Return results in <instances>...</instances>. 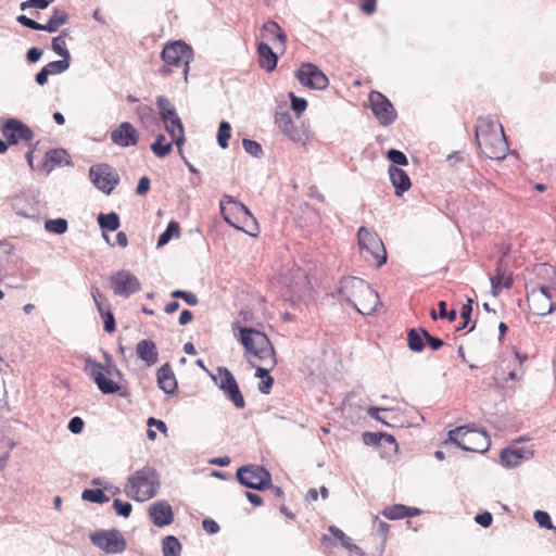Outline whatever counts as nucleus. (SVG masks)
Instances as JSON below:
<instances>
[{
	"instance_id": "4",
	"label": "nucleus",
	"mask_w": 556,
	"mask_h": 556,
	"mask_svg": "<svg viewBox=\"0 0 556 556\" xmlns=\"http://www.w3.org/2000/svg\"><path fill=\"white\" fill-rule=\"evenodd\" d=\"M240 343L244 346V356L249 364H257L261 361L271 364L276 356L275 349L268 337L256 329L242 327L239 329Z\"/></svg>"
},
{
	"instance_id": "42",
	"label": "nucleus",
	"mask_w": 556,
	"mask_h": 556,
	"mask_svg": "<svg viewBox=\"0 0 556 556\" xmlns=\"http://www.w3.org/2000/svg\"><path fill=\"white\" fill-rule=\"evenodd\" d=\"M231 137V126L227 122H222L217 131V141L222 149H226L228 147V141Z\"/></svg>"
},
{
	"instance_id": "56",
	"label": "nucleus",
	"mask_w": 556,
	"mask_h": 556,
	"mask_svg": "<svg viewBox=\"0 0 556 556\" xmlns=\"http://www.w3.org/2000/svg\"><path fill=\"white\" fill-rule=\"evenodd\" d=\"M17 22L20 24H22L23 26L25 27H28L30 29H34V30H42V24L25 16V15H20L17 16Z\"/></svg>"
},
{
	"instance_id": "43",
	"label": "nucleus",
	"mask_w": 556,
	"mask_h": 556,
	"mask_svg": "<svg viewBox=\"0 0 556 556\" xmlns=\"http://www.w3.org/2000/svg\"><path fill=\"white\" fill-rule=\"evenodd\" d=\"M252 367L256 369L255 376L261 379L267 378L270 372V370L274 369V367L277 365V358L276 356L273 357V363H266L265 361H261L257 364H250Z\"/></svg>"
},
{
	"instance_id": "24",
	"label": "nucleus",
	"mask_w": 556,
	"mask_h": 556,
	"mask_svg": "<svg viewBox=\"0 0 556 556\" xmlns=\"http://www.w3.org/2000/svg\"><path fill=\"white\" fill-rule=\"evenodd\" d=\"M490 280L491 292L494 296H497L504 289H510L514 283L513 276L503 267L502 260L497 263L496 274Z\"/></svg>"
},
{
	"instance_id": "50",
	"label": "nucleus",
	"mask_w": 556,
	"mask_h": 556,
	"mask_svg": "<svg viewBox=\"0 0 556 556\" xmlns=\"http://www.w3.org/2000/svg\"><path fill=\"white\" fill-rule=\"evenodd\" d=\"M534 519L539 523V526L542 528L555 529V527L552 523L551 517L546 511L536 510L534 513Z\"/></svg>"
},
{
	"instance_id": "13",
	"label": "nucleus",
	"mask_w": 556,
	"mask_h": 556,
	"mask_svg": "<svg viewBox=\"0 0 556 556\" xmlns=\"http://www.w3.org/2000/svg\"><path fill=\"white\" fill-rule=\"evenodd\" d=\"M237 478L247 488L263 491L271 485L270 473L262 466L249 465L237 470Z\"/></svg>"
},
{
	"instance_id": "41",
	"label": "nucleus",
	"mask_w": 556,
	"mask_h": 556,
	"mask_svg": "<svg viewBox=\"0 0 556 556\" xmlns=\"http://www.w3.org/2000/svg\"><path fill=\"white\" fill-rule=\"evenodd\" d=\"M83 500L89 501L92 503H106L109 502V496L100 489H87L81 494Z\"/></svg>"
},
{
	"instance_id": "49",
	"label": "nucleus",
	"mask_w": 556,
	"mask_h": 556,
	"mask_svg": "<svg viewBox=\"0 0 556 556\" xmlns=\"http://www.w3.org/2000/svg\"><path fill=\"white\" fill-rule=\"evenodd\" d=\"M242 146L245 152L253 156H258L262 154V146L257 141L243 139Z\"/></svg>"
},
{
	"instance_id": "52",
	"label": "nucleus",
	"mask_w": 556,
	"mask_h": 556,
	"mask_svg": "<svg viewBox=\"0 0 556 556\" xmlns=\"http://www.w3.org/2000/svg\"><path fill=\"white\" fill-rule=\"evenodd\" d=\"M471 312H472V300L468 299L467 303L463 305L462 311H460V317L464 319V323L460 327L457 328V330L464 329L468 325V323L470 320Z\"/></svg>"
},
{
	"instance_id": "37",
	"label": "nucleus",
	"mask_w": 556,
	"mask_h": 556,
	"mask_svg": "<svg viewBox=\"0 0 556 556\" xmlns=\"http://www.w3.org/2000/svg\"><path fill=\"white\" fill-rule=\"evenodd\" d=\"M98 223L101 228L114 231L119 227V217L116 213L100 214Z\"/></svg>"
},
{
	"instance_id": "22",
	"label": "nucleus",
	"mask_w": 556,
	"mask_h": 556,
	"mask_svg": "<svg viewBox=\"0 0 556 556\" xmlns=\"http://www.w3.org/2000/svg\"><path fill=\"white\" fill-rule=\"evenodd\" d=\"M2 135L11 144H16L20 141H30L34 137L31 129L27 125L14 118L9 119L2 126Z\"/></svg>"
},
{
	"instance_id": "35",
	"label": "nucleus",
	"mask_w": 556,
	"mask_h": 556,
	"mask_svg": "<svg viewBox=\"0 0 556 556\" xmlns=\"http://www.w3.org/2000/svg\"><path fill=\"white\" fill-rule=\"evenodd\" d=\"M172 142H167L164 135H159L151 146L152 152L157 157H165L172 152Z\"/></svg>"
},
{
	"instance_id": "1",
	"label": "nucleus",
	"mask_w": 556,
	"mask_h": 556,
	"mask_svg": "<svg viewBox=\"0 0 556 556\" xmlns=\"http://www.w3.org/2000/svg\"><path fill=\"white\" fill-rule=\"evenodd\" d=\"M535 271L538 281L527 283V302L533 315L546 316L556 311V269L541 264Z\"/></svg>"
},
{
	"instance_id": "51",
	"label": "nucleus",
	"mask_w": 556,
	"mask_h": 556,
	"mask_svg": "<svg viewBox=\"0 0 556 556\" xmlns=\"http://www.w3.org/2000/svg\"><path fill=\"white\" fill-rule=\"evenodd\" d=\"M329 531L330 533L337 539L340 541L341 545L346 547V548H351L352 547V544H351V539L339 528L334 527V526H331L329 528Z\"/></svg>"
},
{
	"instance_id": "46",
	"label": "nucleus",
	"mask_w": 556,
	"mask_h": 556,
	"mask_svg": "<svg viewBox=\"0 0 556 556\" xmlns=\"http://www.w3.org/2000/svg\"><path fill=\"white\" fill-rule=\"evenodd\" d=\"M387 157L395 165L406 166L408 164V160L406 155L395 149H391L387 152Z\"/></svg>"
},
{
	"instance_id": "32",
	"label": "nucleus",
	"mask_w": 556,
	"mask_h": 556,
	"mask_svg": "<svg viewBox=\"0 0 556 556\" xmlns=\"http://www.w3.org/2000/svg\"><path fill=\"white\" fill-rule=\"evenodd\" d=\"M181 544L176 536L168 535L162 542L163 556H180Z\"/></svg>"
},
{
	"instance_id": "63",
	"label": "nucleus",
	"mask_w": 556,
	"mask_h": 556,
	"mask_svg": "<svg viewBox=\"0 0 556 556\" xmlns=\"http://www.w3.org/2000/svg\"><path fill=\"white\" fill-rule=\"evenodd\" d=\"M42 55V51L38 48H30L28 51H27V60L30 62V63H35L37 62Z\"/></svg>"
},
{
	"instance_id": "47",
	"label": "nucleus",
	"mask_w": 556,
	"mask_h": 556,
	"mask_svg": "<svg viewBox=\"0 0 556 556\" xmlns=\"http://www.w3.org/2000/svg\"><path fill=\"white\" fill-rule=\"evenodd\" d=\"M291 108L298 114V117L306 110L307 101L303 98H298L293 92H290Z\"/></svg>"
},
{
	"instance_id": "44",
	"label": "nucleus",
	"mask_w": 556,
	"mask_h": 556,
	"mask_svg": "<svg viewBox=\"0 0 556 556\" xmlns=\"http://www.w3.org/2000/svg\"><path fill=\"white\" fill-rule=\"evenodd\" d=\"M70 66V61L60 60L48 63L43 68L47 71L49 75L61 74L66 71Z\"/></svg>"
},
{
	"instance_id": "25",
	"label": "nucleus",
	"mask_w": 556,
	"mask_h": 556,
	"mask_svg": "<svg viewBox=\"0 0 556 556\" xmlns=\"http://www.w3.org/2000/svg\"><path fill=\"white\" fill-rule=\"evenodd\" d=\"M261 36L263 39H266L273 45H279L281 48L286 47L287 35L283 29L274 21H268L263 25L261 29Z\"/></svg>"
},
{
	"instance_id": "5",
	"label": "nucleus",
	"mask_w": 556,
	"mask_h": 556,
	"mask_svg": "<svg viewBox=\"0 0 556 556\" xmlns=\"http://www.w3.org/2000/svg\"><path fill=\"white\" fill-rule=\"evenodd\" d=\"M160 488V477L152 467H143L129 476L124 485L125 494L136 501L146 502L157 494Z\"/></svg>"
},
{
	"instance_id": "64",
	"label": "nucleus",
	"mask_w": 556,
	"mask_h": 556,
	"mask_svg": "<svg viewBox=\"0 0 556 556\" xmlns=\"http://www.w3.org/2000/svg\"><path fill=\"white\" fill-rule=\"evenodd\" d=\"M147 424H148L149 427L155 426L157 430H160V431H162L164 433L167 431V427H166L165 422L162 421V420L155 419L153 417H150L148 419Z\"/></svg>"
},
{
	"instance_id": "45",
	"label": "nucleus",
	"mask_w": 556,
	"mask_h": 556,
	"mask_svg": "<svg viewBox=\"0 0 556 556\" xmlns=\"http://www.w3.org/2000/svg\"><path fill=\"white\" fill-rule=\"evenodd\" d=\"M170 296L174 299H182L189 305H197L199 302L198 296L194 293L184 290H174L170 293Z\"/></svg>"
},
{
	"instance_id": "60",
	"label": "nucleus",
	"mask_w": 556,
	"mask_h": 556,
	"mask_svg": "<svg viewBox=\"0 0 556 556\" xmlns=\"http://www.w3.org/2000/svg\"><path fill=\"white\" fill-rule=\"evenodd\" d=\"M150 189V179L148 177H141L138 181L136 193L138 195L146 194Z\"/></svg>"
},
{
	"instance_id": "10",
	"label": "nucleus",
	"mask_w": 556,
	"mask_h": 556,
	"mask_svg": "<svg viewBox=\"0 0 556 556\" xmlns=\"http://www.w3.org/2000/svg\"><path fill=\"white\" fill-rule=\"evenodd\" d=\"M86 371L102 393L113 394L119 391L121 387L116 378L121 374L114 365L104 366L99 362L88 361L86 363Z\"/></svg>"
},
{
	"instance_id": "17",
	"label": "nucleus",
	"mask_w": 556,
	"mask_h": 556,
	"mask_svg": "<svg viewBox=\"0 0 556 556\" xmlns=\"http://www.w3.org/2000/svg\"><path fill=\"white\" fill-rule=\"evenodd\" d=\"M89 176L93 185L106 194L111 193L119 181L116 170L108 164L92 166Z\"/></svg>"
},
{
	"instance_id": "30",
	"label": "nucleus",
	"mask_w": 556,
	"mask_h": 556,
	"mask_svg": "<svg viewBox=\"0 0 556 556\" xmlns=\"http://www.w3.org/2000/svg\"><path fill=\"white\" fill-rule=\"evenodd\" d=\"M159 387L165 393H174L177 389V381L172 367L168 364L163 365L157 370Z\"/></svg>"
},
{
	"instance_id": "3",
	"label": "nucleus",
	"mask_w": 556,
	"mask_h": 556,
	"mask_svg": "<svg viewBox=\"0 0 556 556\" xmlns=\"http://www.w3.org/2000/svg\"><path fill=\"white\" fill-rule=\"evenodd\" d=\"M340 293L346 302L363 314H371L379 304L378 293L363 279L345 277L340 283Z\"/></svg>"
},
{
	"instance_id": "59",
	"label": "nucleus",
	"mask_w": 556,
	"mask_h": 556,
	"mask_svg": "<svg viewBox=\"0 0 556 556\" xmlns=\"http://www.w3.org/2000/svg\"><path fill=\"white\" fill-rule=\"evenodd\" d=\"M475 520H476L477 523H479L483 528H488V527H490L492 525L493 517H492L491 513L484 511L482 514H478L475 517Z\"/></svg>"
},
{
	"instance_id": "11",
	"label": "nucleus",
	"mask_w": 556,
	"mask_h": 556,
	"mask_svg": "<svg viewBox=\"0 0 556 556\" xmlns=\"http://www.w3.org/2000/svg\"><path fill=\"white\" fill-rule=\"evenodd\" d=\"M156 105L166 131L172 137L173 142L180 148L185 142V131L181 119L176 113L175 108L170 104L168 99L163 96L157 97Z\"/></svg>"
},
{
	"instance_id": "15",
	"label": "nucleus",
	"mask_w": 556,
	"mask_h": 556,
	"mask_svg": "<svg viewBox=\"0 0 556 556\" xmlns=\"http://www.w3.org/2000/svg\"><path fill=\"white\" fill-rule=\"evenodd\" d=\"M368 99L374 115L382 126H389L396 119V111L383 93L374 90L369 93Z\"/></svg>"
},
{
	"instance_id": "29",
	"label": "nucleus",
	"mask_w": 556,
	"mask_h": 556,
	"mask_svg": "<svg viewBox=\"0 0 556 556\" xmlns=\"http://www.w3.org/2000/svg\"><path fill=\"white\" fill-rule=\"evenodd\" d=\"M258 64L266 72H273L278 62L277 54L265 42H260L257 46Z\"/></svg>"
},
{
	"instance_id": "12",
	"label": "nucleus",
	"mask_w": 556,
	"mask_h": 556,
	"mask_svg": "<svg viewBox=\"0 0 556 556\" xmlns=\"http://www.w3.org/2000/svg\"><path fill=\"white\" fill-rule=\"evenodd\" d=\"M527 359V355L517 351L504 355L495 369V380L502 382L518 381L525 372L523 364Z\"/></svg>"
},
{
	"instance_id": "26",
	"label": "nucleus",
	"mask_w": 556,
	"mask_h": 556,
	"mask_svg": "<svg viewBox=\"0 0 556 556\" xmlns=\"http://www.w3.org/2000/svg\"><path fill=\"white\" fill-rule=\"evenodd\" d=\"M389 176L392 186L395 189V194L401 197L404 192L408 191L412 187L409 176L404 169H401L394 165L389 167Z\"/></svg>"
},
{
	"instance_id": "62",
	"label": "nucleus",
	"mask_w": 556,
	"mask_h": 556,
	"mask_svg": "<svg viewBox=\"0 0 556 556\" xmlns=\"http://www.w3.org/2000/svg\"><path fill=\"white\" fill-rule=\"evenodd\" d=\"M377 0H362L361 9L367 13L372 14L376 11Z\"/></svg>"
},
{
	"instance_id": "20",
	"label": "nucleus",
	"mask_w": 556,
	"mask_h": 556,
	"mask_svg": "<svg viewBox=\"0 0 556 556\" xmlns=\"http://www.w3.org/2000/svg\"><path fill=\"white\" fill-rule=\"evenodd\" d=\"M218 387L237 408H243L245 406V401L233 375L227 368H218Z\"/></svg>"
},
{
	"instance_id": "9",
	"label": "nucleus",
	"mask_w": 556,
	"mask_h": 556,
	"mask_svg": "<svg viewBox=\"0 0 556 556\" xmlns=\"http://www.w3.org/2000/svg\"><path fill=\"white\" fill-rule=\"evenodd\" d=\"M357 240L361 254L378 267L387 262V251L384 244L377 232L366 227H361L357 231Z\"/></svg>"
},
{
	"instance_id": "53",
	"label": "nucleus",
	"mask_w": 556,
	"mask_h": 556,
	"mask_svg": "<svg viewBox=\"0 0 556 556\" xmlns=\"http://www.w3.org/2000/svg\"><path fill=\"white\" fill-rule=\"evenodd\" d=\"M49 4H50L49 0H27V1L22 2L21 9L25 10L27 8H36V9L45 10L48 8Z\"/></svg>"
},
{
	"instance_id": "28",
	"label": "nucleus",
	"mask_w": 556,
	"mask_h": 556,
	"mask_svg": "<svg viewBox=\"0 0 556 556\" xmlns=\"http://www.w3.org/2000/svg\"><path fill=\"white\" fill-rule=\"evenodd\" d=\"M71 156L64 149H53L46 153L43 159V166L48 172H51L56 166L70 165Z\"/></svg>"
},
{
	"instance_id": "38",
	"label": "nucleus",
	"mask_w": 556,
	"mask_h": 556,
	"mask_svg": "<svg viewBox=\"0 0 556 556\" xmlns=\"http://www.w3.org/2000/svg\"><path fill=\"white\" fill-rule=\"evenodd\" d=\"M408 507L402 504H396L383 509L382 515L389 520H396L407 517Z\"/></svg>"
},
{
	"instance_id": "14",
	"label": "nucleus",
	"mask_w": 556,
	"mask_h": 556,
	"mask_svg": "<svg viewBox=\"0 0 556 556\" xmlns=\"http://www.w3.org/2000/svg\"><path fill=\"white\" fill-rule=\"evenodd\" d=\"M275 124L286 137L294 142H304L308 138L303 123L293 121L289 111L277 112Z\"/></svg>"
},
{
	"instance_id": "7",
	"label": "nucleus",
	"mask_w": 556,
	"mask_h": 556,
	"mask_svg": "<svg viewBox=\"0 0 556 556\" xmlns=\"http://www.w3.org/2000/svg\"><path fill=\"white\" fill-rule=\"evenodd\" d=\"M161 58L164 62L159 73L163 76L172 74L175 70H181L185 77L189 71V63L193 59V51L190 46L181 40L167 43L162 52Z\"/></svg>"
},
{
	"instance_id": "31",
	"label": "nucleus",
	"mask_w": 556,
	"mask_h": 556,
	"mask_svg": "<svg viewBox=\"0 0 556 556\" xmlns=\"http://www.w3.org/2000/svg\"><path fill=\"white\" fill-rule=\"evenodd\" d=\"M67 13L64 10L54 9L52 16L47 24H42V30L55 33L67 22Z\"/></svg>"
},
{
	"instance_id": "33",
	"label": "nucleus",
	"mask_w": 556,
	"mask_h": 556,
	"mask_svg": "<svg viewBox=\"0 0 556 556\" xmlns=\"http://www.w3.org/2000/svg\"><path fill=\"white\" fill-rule=\"evenodd\" d=\"M523 456L520 450H504L501 453V463L503 466L511 468L519 465Z\"/></svg>"
},
{
	"instance_id": "48",
	"label": "nucleus",
	"mask_w": 556,
	"mask_h": 556,
	"mask_svg": "<svg viewBox=\"0 0 556 556\" xmlns=\"http://www.w3.org/2000/svg\"><path fill=\"white\" fill-rule=\"evenodd\" d=\"M113 507L117 515H121L125 518L129 517L131 513V504L128 502H123L118 498H115L113 502Z\"/></svg>"
},
{
	"instance_id": "58",
	"label": "nucleus",
	"mask_w": 556,
	"mask_h": 556,
	"mask_svg": "<svg viewBox=\"0 0 556 556\" xmlns=\"http://www.w3.org/2000/svg\"><path fill=\"white\" fill-rule=\"evenodd\" d=\"M202 527L204 529V531L207 533V534H215L219 531V526L218 523L211 519V518H206L202 521Z\"/></svg>"
},
{
	"instance_id": "54",
	"label": "nucleus",
	"mask_w": 556,
	"mask_h": 556,
	"mask_svg": "<svg viewBox=\"0 0 556 556\" xmlns=\"http://www.w3.org/2000/svg\"><path fill=\"white\" fill-rule=\"evenodd\" d=\"M103 323H104V330L109 333L114 332L116 330V323L113 313L105 312L104 315H102Z\"/></svg>"
},
{
	"instance_id": "6",
	"label": "nucleus",
	"mask_w": 556,
	"mask_h": 556,
	"mask_svg": "<svg viewBox=\"0 0 556 556\" xmlns=\"http://www.w3.org/2000/svg\"><path fill=\"white\" fill-rule=\"evenodd\" d=\"M220 212L224 219L232 227L247 232L250 236H256L260 227L256 218L242 203L233 200L231 197H224L220 201Z\"/></svg>"
},
{
	"instance_id": "16",
	"label": "nucleus",
	"mask_w": 556,
	"mask_h": 556,
	"mask_svg": "<svg viewBox=\"0 0 556 556\" xmlns=\"http://www.w3.org/2000/svg\"><path fill=\"white\" fill-rule=\"evenodd\" d=\"M300 84L309 89L324 90L328 87V77L313 63H303L295 73Z\"/></svg>"
},
{
	"instance_id": "61",
	"label": "nucleus",
	"mask_w": 556,
	"mask_h": 556,
	"mask_svg": "<svg viewBox=\"0 0 556 556\" xmlns=\"http://www.w3.org/2000/svg\"><path fill=\"white\" fill-rule=\"evenodd\" d=\"M273 384L274 378L271 376H268L267 378L262 379V382L258 386V390L264 394H268Z\"/></svg>"
},
{
	"instance_id": "21",
	"label": "nucleus",
	"mask_w": 556,
	"mask_h": 556,
	"mask_svg": "<svg viewBox=\"0 0 556 556\" xmlns=\"http://www.w3.org/2000/svg\"><path fill=\"white\" fill-rule=\"evenodd\" d=\"M111 141L121 148L135 147L139 142V132L129 122L121 123L110 134Z\"/></svg>"
},
{
	"instance_id": "23",
	"label": "nucleus",
	"mask_w": 556,
	"mask_h": 556,
	"mask_svg": "<svg viewBox=\"0 0 556 556\" xmlns=\"http://www.w3.org/2000/svg\"><path fill=\"white\" fill-rule=\"evenodd\" d=\"M149 515L156 527H165L173 522L172 506L166 501H159L149 508Z\"/></svg>"
},
{
	"instance_id": "39",
	"label": "nucleus",
	"mask_w": 556,
	"mask_h": 556,
	"mask_svg": "<svg viewBox=\"0 0 556 556\" xmlns=\"http://www.w3.org/2000/svg\"><path fill=\"white\" fill-rule=\"evenodd\" d=\"M52 50L63 60L70 61V52L66 49V34L62 33L60 36L52 39Z\"/></svg>"
},
{
	"instance_id": "55",
	"label": "nucleus",
	"mask_w": 556,
	"mask_h": 556,
	"mask_svg": "<svg viewBox=\"0 0 556 556\" xmlns=\"http://www.w3.org/2000/svg\"><path fill=\"white\" fill-rule=\"evenodd\" d=\"M422 334L433 351H437L443 346L444 342L440 338L432 337L427 330H422Z\"/></svg>"
},
{
	"instance_id": "34",
	"label": "nucleus",
	"mask_w": 556,
	"mask_h": 556,
	"mask_svg": "<svg viewBox=\"0 0 556 556\" xmlns=\"http://www.w3.org/2000/svg\"><path fill=\"white\" fill-rule=\"evenodd\" d=\"M180 237V227L179 224L175 220L168 223L167 228L164 232H162L157 240V247H163L167 244L173 238Z\"/></svg>"
},
{
	"instance_id": "36",
	"label": "nucleus",
	"mask_w": 556,
	"mask_h": 556,
	"mask_svg": "<svg viewBox=\"0 0 556 556\" xmlns=\"http://www.w3.org/2000/svg\"><path fill=\"white\" fill-rule=\"evenodd\" d=\"M422 330L410 329L407 333L408 348L414 352H421L425 348Z\"/></svg>"
},
{
	"instance_id": "8",
	"label": "nucleus",
	"mask_w": 556,
	"mask_h": 556,
	"mask_svg": "<svg viewBox=\"0 0 556 556\" xmlns=\"http://www.w3.org/2000/svg\"><path fill=\"white\" fill-rule=\"evenodd\" d=\"M448 441L455 443L465 451L483 453L490 444L486 431L467 426L458 427L448 432Z\"/></svg>"
},
{
	"instance_id": "18",
	"label": "nucleus",
	"mask_w": 556,
	"mask_h": 556,
	"mask_svg": "<svg viewBox=\"0 0 556 556\" xmlns=\"http://www.w3.org/2000/svg\"><path fill=\"white\" fill-rule=\"evenodd\" d=\"M110 286L115 294L127 298L141 289L138 278L127 270L115 273L110 278Z\"/></svg>"
},
{
	"instance_id": "57",
	"label": "nucleus",
	"mask_w": 556,
	"mask_h": 556,
	"mask_svg": "<svg viewBox=\"0 0 556 556\" xmlns=\"http://www.w3.org/2000/svg\"><path fill=\"white\" fill-rule=\"evenodd\" d=\"M84 420L80 417H73L68 422V430L72 433L78 434L84 429Z\"/></svg>"
},
{
	"instance_id": "2",
	"label": "nucleus",
	"mask_w": 556,
	"mask_h": 556,
	"mask_svg": "<svg viewBox=\"0 0 556 556\" xmlns=\"http://www.w3.org/2000/svg\"><path fill=\"white\" fill-rule=\"evenodd\" d=\"M476 139L481 152L491 160H503L508 151L503 127L496 121L479 118Z\"/></svg>"
},
{
	"instance_id": "19",
	"label": "nucleus",
	"mask_w": 556,
	"mask_h": 556,
	"mask_svg": "<svg viewBox=\"0 0 556 556\" xmlns=\"http://www.w3.org/2000/svg\"><path fill=\"white\" fill-rule=\"evenodd\" d=\"M91 541L110 554L121 553L126 548V541L117 530L97 532L91 535Z\"/></svg>"
},
{
	"instance_id": "27",
	"label": "nucleus",
	"mask_w": 556,
	"mask_h": 556,
	"mask_svg": "<svg viewBox=\"0 0 556 556\" xmlns=\"http://www.w3.org/2000/svg\"><path fill=\"white\" fill-rule=\"evenodd\" d=\"M138 357L143 361L147 366H152L157 363L159 352L155 343L152 340H141L136 345Z\"/></svg>"
},
{
	"instance_id": "40",
	"label": "nucleus",
	"mask_w": 556,
	"mask_h": 556,
	"mask_svg": "<svg viewBox=\"0 0 556 556\" xmlns=\"http://www.w3.org/2000/svg\"><path fill=\"white\" fill-rule=\"evenodd\" d=\"M68 224L64 218L48 219L45 222V229L49 232L63 235L67 231Z\"/></svg>"
}]
</instances>
